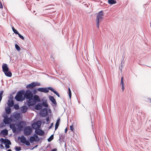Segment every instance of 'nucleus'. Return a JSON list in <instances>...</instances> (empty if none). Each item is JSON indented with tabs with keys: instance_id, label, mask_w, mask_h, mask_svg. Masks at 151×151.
Instances as JSON below:
<instances>
[{
	"instance_id": "obj_1",
	"label": "nucleus",
	"mask_w": 151,
	"mask_h": 151,
	"mask_svg": "<svg viewBox=\"0 0 151 151\" xmlns=\"http://www.w3.org/2000/svg\"><path fill=\"white\" fill-rule=\"evenodd\" d=\"M24 98L27 100V105L28 106L35 105L37 102L40 101L39 96L37 95H33V91L27 89L25 91L24 90Z\"/></svg>"
},
{
	"instance_id": "obj_2",
	"label": "nucleus",
	"mask_w": 151,
	"mask_h": 151,
	"mask_svg": "<svg viewBox=\"0 0 151 151\" xmlns=\"http://www.w3.org/2000/svg\"><path fill=\"white\" fill-rule=\"evenodd\" d=\"M14 99L16 100L19 101H22L24 99V90L19 91L15 97Z\"/></svg>"
},
{
	"instance_id": "obj_3",
	"label": "nucleus",
	"mask_w": 151,
	"mask_h": 151,
	"mask_svg": "<svg viewBox=\"0 0 151 151\" xmlns=\"http://www.w3.org/2000/svg\"><path fill=\"white\" fill-rule=\"evenodd\" d=\"M2 71L6 76L8 77H11L12 74L11 72L9 71V69L6 63H3L2 65Z\"/></svg>"
},
{
	"instance_id": "obj_4",
	"label": "nucleus",
	"mask_w": 151,
	"mask_h": 151,
	"mask_svg": "<svg viewBox=\"0 0 151 151\" xmlns=\"http://www.w3.org/2000/svg\"><path fill=\"white\" fill-rule=\"evenodd\" d=\"M2 116L4 118L3 122L5 124H9L13 121H14V119L11 116L10 117H9L7 114H3Z\"/></svg>"
},
{
	"instance_id": "obj_5",
	"label": "nucleus",
	"mask_w": 151,
	"mask_h": 151,
	"mask_svg": "<svg viewBox=\"0 0 151 151\" xmlns=\"http://www.w3.org/2000/svg\"><path fill=\"white\" fill-rule=\"evenodd\" d=\"M32 129L30 126H27L25 128L24 130V133L25 135L28 136L32 133Z\"/></svg>"
},
{
	"instance_id": "obj_6",
	"label": "nucleus",
	"mask_w": 151,
	"mask_h": 151,
	"mask_svg": "<svg viewBox=\"0 0 151 151\" xmlns=\"http://www.w3.org/2000/svg\"><path fill=\"white\" fill-rule=\"evenodd\" d=\"M52 87H49L48 88H38L37 89V90L38 91L41 92H44L45 93H47L49 92V90L51 91Z\"/></svg>"
},
{
	"instance_id": "obj_7",
	"label": "nucleus",
	"mask_w": 151,
	"mask_h": 151,
	"mask_svg": "<svg viewBox=\"0 0 151 151\" xmlns=\"http://www.w3.org/2000/svg\"><path fill=\"white\" fill-rule=\"evenodd\" d=\"M48 114L47 109V108H43L40 112V116L43 117L46 116Z\"/></svg>"
},
{
	"instance_id": "obj_8",
	"label": "nucleus",
	"mask_w": 151,
	"mask_h": 151,
	"mask_svg": "<svg viewBox=\"0 0 151 151\" xmlns=\"http://www.w3.org/2000/svg\"><path fill=\"white\" fill-rule=\"evenodd\" d=\"M25 124V122L24 121H20L17 125L18 127L19 131H21L24 125Z\"/></svg>"
},
{
	"instance_id": "obj_9",
	"label": "nucleus",
	"mask_w": 151,
	"mask_h": 151,
	"mask_svg": "<svg viewBox=\"0 0 151 151\" xmlns=\"http://www.w3.org/2000/svg\"><path fill=\"white\" fill-rule=\"evenodd\" d=\"M103 18V17L102 16L97 15V16L96 19L97 22L96 26L98 29L99 28V23L102 20Z\"/></svg>"
},
{
	"instance_id": "obj_10",
	"label": "nucleus",
	"mask_w": 151,
	"mask_h": 151,
	"mask_svg": "<svg viewBox=\"0 0 151 151\" xmlns=\"http://www.w3.org/2000/svg\"><path fill=\"white\" fill-rule=\"evenodd\" d=\"M50 100L55 105H56L57 104L56 100L54 97L52 96H49L48 97Z\"/></svg>"
},
{
	"instance_id": "obj_11",
	"label": "nucleus",
	"mask_w": 151,
	"mask_h": 151,
	"mask_svg": "<svg viewBox=\"0 0 151 151\" xmlns=\"http://www.w3.org/2000/svg\"><path fill=\"white\" fill-rule=\"evenodd\" d=\"M42 107V104L40 103H38L35 106L34 108L37 110H40L41 109Z\"/></svg>"
},
{
	"instance_id": "obj_12",
	"label": "nucleus",
	"mask_w": 151,
	"mask_h": 151,
	"mask_svg": "<svg viewBox=\"0 0 151 151\" xmlns=\"http://www.w3.org/2000/svg\"><path fill=\"white\" fill-rule=\"evenodd\" d=\"M5 111L6 112L3 114H7V115H8V114H11V107L7 106L5 107Z\"/></svg>"
},
{
	"instance_id": "obj_13",
	"label": "nucleus",
	"mask_w": 151,
	"mask_h": 151,
	"mask_svg": "<svg viewBox=\"0 0 151 151\" xmlns=\"http://www.w3.org/2000/svg\"><path fill=\"white\" fill-rule=\"evenodd\" d=\"M28 109V107L26 106H23L21 107V112L22 113H26Z\"/></svg>"
},
{
	"instance_id": "obj_14",
	"label": "nucleus",
	"mask_w": 151,
	"mask_h": 151,
	"mask_svg": "<svg viewBox=\"0 0 151 151\" xmlns=\"http://www.w3.org/2000/svg\"><path fill=\"white\" fill-rule=\"evenodd\" d=\"M14 101L12 100L9 99L8 101L7 104L8 106L12 107L14 105Z\"/></svg>"
},
{
	"instance_id": "obj_15",
	"label": "nucleus",
	"mask_w": 151,
	"mask_h": 151,
	"mask_svg": "<svg viewBox=\"0 0 151 151\" xmlns=\"http://www.w3.org/2000/svg\"><path fill=\"white\" fill-rule=\"evenodd\" d=\"M18 139H20V141L22 143H24L25 141H26V137L24 136L23 135H22L21 136V137H20L19 136L18 137Z\"/></svg>"
},
{
	"instance_id": "obj_16",
	"label": "nucleus",
	"mask_w": 151,
	"mask_h": 151,
	"mask_svg": "<svg viewBox=\"0 0 151 151\" xmlns=\"http://www.w3.org/2000/svg\"><path fill=\"white\" fill-rule=\"evenodd\" d=\"M34 85L33 82H32L31 83L28 84L26 86V88L28 89H32L34 87Z\"/></svg>"
},
{
	"instance_id": "obj_17",
	"label": "nucleus",
	"mask_w": 151,
	"mask_h": 151,
	"mask_svg": "<svg viewBox=\"0 0 151 151\" xmlns=\"http://www.w3.org/2000/svg\"><path fill=\"white\" fill-rule=\"evenodd\" d=\"M120 84L122 86V90L123 91L124 89V78L123 77H121Z\"/></svg>"
},
{
	"instance_id": "obj_18",
	"label": "nucleus",
	"mask_w": 151,
	"mask_h": 151,
	"mask_svg": "<svg viewBox=\"0 0 151 151\" xmlns=\"http://www.w3.org/2000/svg\"><path fill=\"white\" fill-rule=\"evenodd\" d=\"M20 117V114L19 113H17L15 114L14 115V117L15 119L18 120L19 119Z\"/></svg>"
},
{
	"instance_id": "obj_19",
	"label": "nucleus",
	"mask_w": 151,
	"mask_h": 151,
	"mask_svg": "<svg viewBox=\"0 0 151 151\" xmlns=\"http://www.w3.org/2000/svg\"><path fill=\"white\" fill-rule=\"evenodd\" d=\"M41 122L40 121H37L35 122H34L36 126L37 127H40L41 124Z\"/></svg>"
},
{
	"instance_id": "obj_20",
	"label": "nucleus",
	"mask_w": 151,
	"mask_h": 151,
	"mask_svg": "<svg viewBox=\"0 0 151 151\" xmlns=\"http://www.w3.org/2000/svg\"><path fill=\"white\" fill-rule=\"evenodd\" d=\"M65 137V136L63 134H59V140L60 142H62L64 139Z\"/></svg>"
},
{
	"instance_id": "obj_21",
	"label": "nucleus",
	"mask_w": 151,
	"mask_h": 151,
	"mask_svg": "<svg viewBox=\"0 0 151 151\" xmlns=\"http://www.w3.org/2000/svg\"><path fill=\"white\" fill-rule=\"evenodd\" d=\"M51 91L53 92L58 97H60V96L59 93H58V92L56 91H55L52 88V87Z\"/></svg>"
},
{
	"instance_id": "obj_22",
	"label": "nucleus",
	"mask_w": 151,
	"mask_h": 151,
	"mask_svg": "<svg viewBox=\"0 0 151 151\" xmlns=\"http://www.w3.org/2000/svg\"><path fill=\"white\" fill-rule=\"evenodd\" d=\"M8 133V131L6 129L3 130L1 132V134H2L6 135Z\"/></svg>"
},
{
	"instance_id": "obj_23",
	"label": "nucleus",
	"mask_w": 151,
	"mask_h": 151,
	"mask_svg": "<svg viewBox=\"0 0 151 151\" xmlns=\"http://www.w3.org/2000/svg\"><path fill=\"white\" fill-rule=\"evenodd\" d=\"M108 2L109 4H113L117 3L115 0H108Z\"/></svg>"
},
{
	"instance_id": "obj_24",
	"label": "nucleus",
	"mask_w": 151,
	"mask_h": 151,
	"mask_svg": "<svg viewBox=\"0 0 151 151\" xmlns=\"http://www.w3.org/2000/svg\"><path fill=\"white\" fill-rule=\"evenodd\" d=\"M42 104V106H43L45 108H47L48 106V105L46 101H43Z\"/></svg>"
},
{
	"instance_id": "obj_25",
	"label": "nucleus",
	"mask_w": 151,
	"mask_h": 151,
	"mask_svg": "<svg viewBox=\"0 0 151 151\" xmlns=\"http://www.w3.org/2000/svg\"><path fill=\"white\" fill-rule=\"evenodd\" d=\"M39 131H38V134L40 136H43L44 135L45 132H44L41 130V129H39Z\"/></svg>"
},
{
	"instance_id": "obj_26",
	"label": "nucleus",
	"mask_w": 151,
	"mask_h": 151,
	"mask_svg": "<svg viewBox=\"0 0 151 151\" xmlns=\"http://www.w3.org/2000/svg\"><path fill=\"white\" fill-rule=\"evenodd\" d=\"M5 142L4 143V144L6 145H11V142L10 141L7 139H5Z\"/></svg>"
},
{
	"instance_id": "obj_27",
	"label": "nucleus",
	"mask_w": 151,
	"mask_h": 151,
	"mask_svg": "<svg viewBox=\"0 0 151 151\" xmlns=\"http://www.w3.org/2000/svg\"><path fill=\"white\" fill-rule=\"evenodd\" d=\"M34 136L35 139V141L37 142L39 141L40 140V139L38 137L37 135V134H35Z\"/></svg>"
},
{
	"instance_id": "obj_28",
	"label": "nucleus",
	"mask_w": 151,
	"mask_h": 151,
	"mask_svg": "<svg viewBox=\"0 0 151 151\" xmlns=\"http://www.w3.org/2000/svg\"><path fill=\"white\" fill-rule=\"evenodd\" d=\"M35 139L34 138V136H31L29 138V142L31 143H32L34 141H35Z\"/></svg>"
},
{
	"instance_id": "obj_29",
	"label": "nucleus",
	"mask_w": 151,
	"mask_h": 151,
	"mask_svg": "<svg viewBox=\"0 0 151 151\" xmlns=\"http://www.w3.org/2000/svg\"><path fill=\"white\" fill-rule=\"evenodd\" d=\"M54 138V134H52L47 139L48 142H50Z\"/></svg>"
},
{
	"instance_id": "obj_30",
	"label": "nucleus",
	"mask_w": 151,
	"mask_h": 151,
	"mask_svg": "<svg viewBox=\"0 0 151 151\" xmlns=\"http://www.w3.org/2000/svg\"><path fill=\"white\" fill-rule=\"evenodd\" d=\"M13 106L14 108L16 110H19L20 108L18 104H15Z\"/></svg>"
},
{
	"instance_id": "obj_31",
	"label": "nucleus",
	"mask_w": 151,
	"mask_h": 151,
	"mask_svg": "<svg viewBox=\"0 0 151 151\" xmlns=\"http://www.w3.org/2000/svg\"><path fill=\"white\" fill-rule=\"evenodd\" d=\"M13 132L14 133H16L17 132H20V131H19V129H17V128L15 127L12 129Z\"/></svg>"
},
{
	"instance_id": "obj_32",
	"label": "nucleus",
	"mask_w": 151,
	"mask_h": 151,
	"mask_svg": "<svg viewBox=\"0 0 151 151\" xmlns=\"http://www.w3.org/2000/svg\"><path fill=\"white\" fill-rule=\"evenodd\" d=\"M4 91L3 90H1L0 91V102L1 101L2 99V95Z\"/></svg>"
},
{
	"instance_id": "obj_33",
	"label": "nucleus",
	"mask_w": 151,
	"mask_h": 151,
	"mask_svg": "<svg viewBox=\"0 0 151 151\" xmlns=\"http://www.w3.org/2000/svg\"><path fill=\"white\" fill-rule=\"evenodd\" d=\"M10 127L12 129L15 127V124L14 123L10 124L9 125Z\"/></svg>"
},
{
	"instance_id": "obj_34",
	"label": "nucleus",
	"mask_w": 151,
	"mask_h": 151,
	"mask_svg": "<svg viewBox=\"0 0 151 151\" xmlns=\"http://www.w3.org/2000/svg\"><path fill=\"white\" fill-rule=\"evenodd\" d=\"M15 46L16 49L18 51H19L20 50V48L17 44H15Z\"/></svg>"
},
{
	"instance_id": "obj_35",
	"label": "nucleus",
	"mask_w": 151,
	"mask_h": 151,
	"mask_svg": "<svg viewBox=\"0 0 151 151\" xmlns=\"http://www.w3.org/2000/svg\"><path fill=\"white\" fill-rule=\"evenodd\" d=\"M68 95L70 99L71 97V90L69 88H68Z\"/></svg>"
},
{
	"instance_id": "obj_36",
	"label": "nucleus",
	"mask_w": 151,
	"mask_h": 151,
	"mask_svg": "<svg viewBox=\"0 0 151 151\" xmlns=\"http://www.w3.org/2000/svg\"><path fill=\"white\" fill-rule=\"evenodd\" d=\"M12 29L13 32L14 33H15L16 34H18L19 32H17L16 29H15L14 27H12Z\"/></svg>"
},
{
	"instance_id": "obj_37",
	"label": "nucleus",
	"mask_w": 151,
	"mask_h": 151,
	"mask_svg": "<svg viewBox=\"0 0 151 151\" xmlns=\"http://www.w3.org/2000/svg\"><path fill=\"white\" fill-rule=\"evenodd\" d=\"M15 148L16 151H19L21 150V148L20 147L15 146Z\"/></svg>"
},
{
	"instance_id": "obj_38",
	"label": "nucleus",
	"mask_w": 151,
	"mask_h": 151,
	"mask_svg": "<svg viewBox=\"0 0 151 151\" xmlns=\"http://www.w3.org/2000/svg\"><path fill=\"white\" fill-rule=\"evenodd\" d=\"M35 87L36 86H39L40 85V84L39 83L37 82H33Z\"/></svg>"
},
{
	"instance_id": "obj_39",
	"label": "nucleus",
	"mask_w": 151,
	"mask_h": 151,
	"mask_svg": "<svg viewBox=\"0 0 151 151\" xmlns=\"http://www.w3.org/2000/svg\"><path fill=\"white\" fill-rule=\"evenodd\" d=\"M24 143L27 146H29L30 145V143L29 142L28 140H26V141H25Z\"/></svg>"
},
{
	"instance_id": "obj_40",
	"label": "nucleus",
	"mask_w": 151,
	"mask_h": 151,
	"mask_svg": "<svg viewBox=\"0 0 151 151\" xmlns=\"http://www.w3.org/2000/svg\"><path fill=\"white\" fill-rule=\"evenodd\" d=\"M60 122V119L58 118L57 119L56 123L55 124V125H56L57 126H59V123Z\"/></svg>"
},
{
	"instance_id": "obj_41",
	"label": "nucleus",
	"mask_w": 151,
	"mask_h": 151,
	"mask_svg": "<svg viewBox=\"0 0 151 151\" xmlns=\"http://www.w3.org/2000/svg\"><path fill=\"white\" fill-rule=\"evenodd\" d=\"M32 127L33 129H36L37 128V127L35 125V124L34 123L33 124H32Z\"/></svg>"
},
{
	"instance_id": "obj_42",
	"label": "nucleus",
	"mask_w": 151,
	"mask_h": 151,
	"mask_svg": "<svg viewBox=\"0 0 151 151\" xmlns=\"http://www.w3.org/2000/svg\"><path fill=\"white\" fill-rule=\"evenodd\" d=\"M0 142L1 143H3L4 144L5 142V140L3 138H1L0 139Z\"/></svg>"
},
{
	"instance_id": "obj_43",
	"label": "nucleus",
	"mask_w": 151,
	"mask_h": 151,
	"mask_svg": "<svg viewBox=\"0 0 151 151\" xmlns=\"http://www.w3.org/2000/svg\"><path fill=\"white\" fill-rule=\"evenodd\" d=\"M17 35H18L19 38H21L22 40H24V37H23V36H22V35H20L19 33H18V34H17Z\"/></svg>"
},
{
	"instance_id": "obj_44",
	"label": "nucleus",
	"mask_w": 151,
	"mask_h": 151,
	"mask_svg": "<svg viewBox=\"0 0 151 151\" xmlns=\"http://www.w3.org/2000/svg\"><path fill=\"white\" fill-rule=\"evenodd\" d=\"M98 15L103 16V11H100L98 13Z\"/></svg>"
},
{
	"instance_id": "obj_45",
	"label": "nucleus",
	"mask_w": 151,
	"mask_h": 151,
	"mask_svg": "<svg viewBox=\"0 0 151 151\" xmlns=\"http://www.w3.org/2000/svg\"><path fill=\"white\" fill-rule=\"evenodd\" d=\"M37 89H34L33 90V95H34V94H36L37 93Z\"/></svg>"
},
{
	"instance_id": "obj_46",
	"label": "nucleus",
	"mask_w": 151,
	"mask_h": 151,
	"mask_svg": "<svg viewBox=\"0 0 151 151\" xmlns=\"http://www.w3.org/2000/svg\"><path fill=\"white\" fill-rule=\"evenodd\" d=\"M9 98L11 99L10 100H12V99L13 98V96L12 94L10 95L9 97Z\"/></svg>"
},
{
	"instance_id": "obj_47",
	"label": "nucleus",
	"mask_w": 151,
	"mask_h": 151,
	"mask_svg": "<svg viewBox=\"0 0 151 151\" xmlns=\"http://www.w3.org/2000/svg\"><path fill=\"white\" fill-rule=\"evenodd\" d=\"M70 129L72 131H73L74 128L72 125L70 126Z\"/></svg>"
},
{
	"instance_id": "obj_48",
	"label": "nucleus",
	"mask_w": 151,
	"mask_h": 151,
	"mask_svg": "<svg viewBox=\"0 0 151 151\" xmlns=\"http://www.w3.org/2000/svg\"><path fill=\"white\" fill-rule=\"evenodd\" d=\"M10 145H6V144L5 145V147H6L7 149L9 148L10 147V146H9Z\"/></svg>"
},
{
	"instance_id": "obj_49",
	"label": "nucleus",
	"mask_w": 151,
	"mask_h": 151,
	"mask_svg": "<svg viewBox=\"0 0 151 151\" xmlns=\"http://www.w3.org/2000/svg\"><path fill=\"white\" fill-rule=\"evenodd\" d=\"M0 147L1 149H4V147L2 144L0 145Z\"/></svg>"
},
{
	"instance_id": "obj_50",
	"label": "nucleus",
	"mask_w": 151,
	"mask_h": 151,
	"mask_svg": "<svg viewBox=\"0 0 151 151\" xmlns=\"http://www.w3.org/2000/svg\"><path fill=\"white\" fill-rule=\"evenodd\" d=\"M122 61L123 60L121 61V65L120 67H119V69H120V70L122 71V68L123 67V66L122 65Z\"/></svg>"
},
{
	"instance_id": "obj_51",
	"label": "nucleus",
	"mask_w": 151,
	"mask_h": 151,
	"mask_svg": "<svg viewBox=\"0 0 151 151\" xmlns=\"http://www.w3.org/2000/svg\"><path fill=\"white\" fill-rule=\"evenodd\" d=\"M53 125V123H52L51 124L50 126L48 128L49 129H50L52 127Z\"/></svg>"
},
{
	"instance_id": "obj_52",
	"label": "nucleus",
	"mask_w": 151,
	"mask_h": 151,
	"mask_svg": "<svg viewBox=\"0 0 151 151\" xmlns=\"http://www.w3.org/2000/svg\"><path fill=\"white\" fill-rule=\"evenodd\" d=\"M46 120L47 121V122H48L49 121H50V118H49V116H48L47 117L46 119Z\"/></svg>"
},
{
	"instance_id": "obj_53",
	"label": "nucleus",
	"mask_w": 151,
	"mask_h": 151,
	"mask_svg": "<svg viewBox=\"0 0 151 151\" xmlns=\"http://www.w3.org/2000/svg\"><path fill=\"white\" fill-rule=\"evenodd\" d=\"M39 129H38V130L36 129H35V132L36 134H38V131H39Z\"/></svg>"
},
{
	"instance_id": "obj_54",
	"label": "nucleus",
	"mask_w": 151,
	"mask_h": 151,
	"mask_svg": "<svg viewBox=\"0 0 151 151\" xmlns=\"http://www.w3.org/2000/svg\"><path fill=\"white\" fill-rule=\"evenodd\" d=\"M58 126H58L55 125V130H56L57 129Z\"/></svg>"
},
{
	"instance_id": "obj_55",
	"label": "nucleus",
	"mask_w": 151,
	"mask_h": 151,
	"mask_svg": "<svg viewBox=\"0 0 151 151\" xmlns=\"http://www.w3.org/2000/svg\"><path fill=\"white\" fill-rule=\"evenodd\" d=\"M51 151H57V149L56 148H54Z\"/></svg>"
},
{
	"instance_id": "obj_56",
	"label": "nucleus",
	"mask_w": 151,
	"mask_h": 151,
	"mask_svg": "<svg viewBox=\"0 0 151 151\" xmlns=\"http://www.w3.org/2000/svg\"><path fill=\"white\" fill-rule=\"evenodd\" d=\"M67 131H68V129H67V128L66 127L65 130V132L66 133L67 132Z\"/></svg>"
},
{
	"instance_id": "obj_57",
	"label": "nucleus",
	"mask_w": 151,
	"mask_h": 151,
	"mask_svg": "<svg viewBox=\"0 0 151 151\" xmlns=\"http://www.w3.org/2000/svg\"><path fill=\"white\" fill-rule=\"evenodd\" d=\"M148 100H149V102L151 103V99L149 98L148 99Z\"/></svg>"
},
{
	"instance_id": "obj_58",
	"label": "nucleus",
	"mask_w": 151,
	"mask_h": 151,
	"mask_svg": "<svg viewBox=\"0 0 151 151\" xmlns=\"http://www.w3.org/2000/svg\"><path fill=\"white\" fill-rule=\"evenodd\" d=\"M48 112L49 113H51V110L50 109H48Z\"/></svg>"
},
{
	"instance_id": "obj_59",
	"label": "nucleus",
	"mask_w": 151,
	"mask_h": 151,
	"mask_svg": "<svg viewBox=\"0 0 151 151\" xmlns=\"http://www.w3.org/2000/svg\"><path fill=\"white\" fill-rule=\"evenodd\" d=\"M7 151H12V150H11V149H8Z\"/></svg>"
},
{
	"instance_id": "obj_60",
	"label": "nucleus",
	"mask_w": 151,
	"mask_h": 151,
	"mask_svg": "<svg viewBox=\"0 0 151 151\" xmlns=\"http://www.w3.org/2000/svg\"><path fill=\"white\" fill-rule=\"evenodd\" d=\"M42 123L43 124H45V121H43L42 122Z\"/></svg>"
},
{
	"instance_id": "obj_61",
	"label": "nucleus",
	"mask_w": 151,
	"mask_h": 151,
	"mask_svg": "<svg viewBox=\"0 0 151 151\" xmlns=\"http://www.w3.org/2000/svg\"><path fill=\"white\" fill-rule=\"evenodd\" d=\"M49 146H50V145H49V146H48L47 147H48Z\"/></svg>"
},
{
	"instance_id": "obj_62",
	"label": "nucleus",
	"mask_w": 151,
	"mask_h": 151,
	"mask_svg": "<svg viewBox=\"0 0 151 151\" xmlns=\"http://www.w3.org/2000/svg\"><path fill=\"white\" fill-rule=\"evenodd\" d=\"M37 145H36V146H35V147H37Z\"/></svg>"
},
{
	"instance_id": "obj_63",
	"label": "nucleus",
	"mask_w": 151,
	"mask_h": 151,
	"mask_svg": "<svg viewBox=\"0 0 151 151\" xmlns=\"http://www.w3.org/2000/svg\"><path fill=\"white\" fill-rule=\"evenodd\" d=\"M4 126H1L2 127H4Z\"/></svg>"
}]
</instances>
